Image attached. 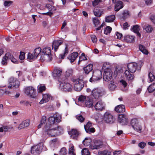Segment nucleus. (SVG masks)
Listing matches in <instances>:
<instances>
[{
	"label": "nucleus",
	"mask_w": 155,
	"mask_h": 155,
	"mask_svg": "<svg viewBox=\"0 0 155 155\" xmlns=\"http://www.w3.org/2000/svg\"><path fill=\"white\" fill-rule=\"evenodd\" d=\"M44 130L48 135L51 137H55L63 133V129L59 126L49 127L46 124Z\"/></svg>",
	"instance_id": "obj_1"
},
{
	"label": "nucleus",
	"mask_w": 155,
	"mask_h": 155,
	"mask_svg": "<svg viewBox=\"0 0 155 155\" xmlns=\"http://www.w3.org/2000/svg\"><path fill=\"white\" fill-rule=\"evenodd\" d=\"M41 53L43 54H41L40 58V60L42 61H49L51 60V50L50 48L46 47L44 48Z\"/></svg>",
	"instance_id": "obj_2"
},
{
	"label": "nucleus",
	"mask_w": 155,
	"mask_h": 155,
	"mask_svg": "<svg viewBox=\"0 0 155 155\" xmlns=\"http://www.w3.org/2000/svg\"><path fill=\"white\" fill-rule=\"evenodd\" d=\"M78 100L85 107H91L93 106V101L88 97L81 95L78 98Z\"/></svg>",
	"instance_id": "obj_3"
},
{
	"label": "nucleus",
	"mask_w": 155,
	"mask_h": 155,
	"mask_svg": "<svg viewBox=\"0 0 155 155\" xmlns=\"http://www.w3.org/2000/svg\"><path fill=\"white\" fill-rule=\"evenodd\" d=\"M142 64V63L140 62H139L138 64L135 62L129 63L127 65L128 70L131 73L133 74L137 70H140Z\"/></svg>",
	"instance_id": "obj_4"
},
{
	"label": "nucleus",
	"mask_w": 155,
	"mask_h": 155,
	"mask_svg": "<svg viewBox=\"0 0 155 155\" xmlns=\"http://www.w3.org/2000/svg\"><path fill=\"white\" fill-rule=\"evenodd\" d=\"M61 117L56 115L55 116H51L48 119V123H47L46 124H48L49 127L58 126L57 124L61 121Z\"/></svg>",
	"instance_id": "obj_5"
},
{
	"label": "nucleus",
	"mask_w": 155,
	"mask_h": 155,
	"mask_svg": "<svg viewBox=\"0 0 155 155\" xmlns=\"http://www.w3.org/2000/svg\"><path fill=\"white\" fill-rule=\"evenodd\" d=\"M74 83V89L76 91H81L84 86L83 81L80 78L73 79L72 80Z\"/></svg>",
	"instance_id": "obj_6"
},
{
	"label": "nucleus",
	"mask_w": 155,
	"mask_h": 155,
	"mask_svg": "<svg viewBox=\"0 0 155 155\" xmlns=\"http://www.w3.org/2000/svg\"><path fill=\"white\" fill-rule=\"evenodd\" d=\"M113 71L110 68H107L104 69L103 74V79L106 82L110 81L112 77Z\"/></svg>",
	"instance_id": "obj_7"
},
{
	"label": "nucleus",
	"mask_w": 155,
	"mask_h": 155,
	"mask_svg": "<svg viewBox=\"0 0 155 155\" xmlns=\"http://www.w3.org/2000/svg\"><path fill=\"white\" fill-rule=\"evenodd\" d=\"M60 89L63 91L71 92L72 90V86L69 83L64 82H61L60 84Z\"/></svg>",
	"instance_id": "obj_8"
},
{
	"label": "nucleus",
	"mask_w": 155,
	"mask_h": 155,
	"mask_svg": "<svg viewBox=\"0 0 155 155\" xmlns=\"http://www.w3.org/2000/svg\"><path fill=\"white\" fill-rule=\"evenodd\" d=\"M130 124L135 131L139 133L141 132L142 127L137 119L136 118L132 119L131 121Z\"/></svg>",
	"instance_id": "obj_9"
},
{
	"label": "nucleus",
	"mask_w": 155,
	"mask_h": 155,
	"mask_svg": "<svg viewBox=\"0 0 155 155\" xmlns=\"http://www.w3.org/2000/svg\"><path fill=\"white\" fill-rule=\"evenodd\" d=\"M104 94L103 91L99 88H95L91 91V95L95 99H98L101 97Z\"/></svg>",
	"instance_id": "obj_10"
},
{
	"label": "nucleus",
	"mask_w": 155,
	"mask_h": 155,
	"mask_svg": "<svg viewBox=\"0 0 155 155\" xmlns=\"http://www.w3.org/2000/svg\"><path fill=\"white\" fill-rule=\"evenodd\" d=\"M104 120L107 123L112 124L115 121V119L110 113L106 112L104 115Z\"/></svg>",
	"instance_id": "obj_11"
},
{
	"label": "nucleus",
	"mask_w": 155,
	"mask_h": 155,
	"mask_svg": "<svg viewBox=\"0 0 155 155\" xmlns=\"http://www.w3.org/2000/svg\"><path fill=\"white\" fill-rule=\"evenodd\" d=\"M102 78V73L101 71L97 70L93 72L92 77L90 79V81L92 82L93 81L99 80Z\"/></svg>",
	"instance_id": "obj_12"
},
{
	"label": "nucleus",
	"mask_w": 155,
	"mask_h": 155,
	"mask_svg": "<svg viewBox=\"0 0 155 155\" xmlns=\"http://www.w3.org/2000/svg\"><path fill=\"white\" fill-rule=\"evenodd\" d=\"M68 134L71 135V138L74 140H77L80 134V132L76 129H72L68 132Z\"/></svg>",
	"instance_id": "obj_13"
},
{
	"label": "nucleus",
	"mask_w": 155,
	"mask_h": 155,
	"mask_svg": "<svg viewBox=\"0 0 155 155\" xmlns=\"http://www.w3.org/2000/svg\"><path fill=\"white\" fill-rule=\"evenodd\" d=\"M42 149V146L39 145H38L31 148V153L33 154H39L41 151Z\"/></svg>",
	"instance_id": "obj_14"
},
{
	"label": "nucleus",
	"mask_w": 155,
	"mask_h": 155,
	"mask_svg": "<svg viewBox=\"0 0 155 155\" xmlns=\"http://www.w3.org/2000/svg\"><path fill=\"white\" fill-rule=\"evenodd\" d=\"M9 85L8 86V88H12V86H14L15 85L14 84L15 82V84H17L16 85V87H19L20 85V82L16 78H15L13 77H11L9 79Z\"/></svg>",
	"instance_id": "obj_15"
},
{
	"label": "nucleus",
	"mask_w": 155,
	"mask_h": 155,
	"mask_svg": "<svg viewBox=\"0 0 155 155\" xmlns=\"http://www.w3.org/2000/svg\"><path fill=\"white\" fill-rule=\"evenodd\" d=\"M94 107L96 110L101 111L104 109V105L102 101H98L94 105Z\"/></svg>",
	"instance_id": "obj_16"
},
{
	"label": "nucleus",
	"mask_w": 155,
	"mask_h": 155,
	"mask_svg": "<svg viewBox=\"0 0 155 155\" xmlns=\"http://www.w3.org/2000/svg\"><path fill=\"white\" fill-rule=\"evenodd\" d=\"M102 146V143L101 141L95 140L94 144L91 145L90 146V149H98Z\"/></svg>",
	"instance_id": "obj_17"
},
{
	"label": "nucleus",
	"mask_w": 155,
	"mask_h": 155,
	"mask_svg": "<svg viewBox=\"0 0 155 155\" xmlns=\"http://www.w3.org/2000/svg\"><path fill=\"white\" fill-rule=\"evenodd\" d=\"M91 124L89 122L87 123L86 125H84V128L86 132L90 134L95 131V129L93 127H91Z\"/></svg>",
	"instance_id": "obj_18"
},
{
	"label": "nucleus",
	"mask_w": 155,
	"mask_h": 155,
	"mask_svg": "<svg viewBox=\"0 0 155 155\" xmlns=\"http://www.w3.org/2000/svg\"><path fill=\"white\" fill-rule=\"evenodd\" d=\"M124 74L127 80L128 81L132 82L134 80V74L129 72L127 70L125 71Z\"/></svg>",
	"instance_id": "obj_19"
},
{
	"label": "nucleus",
	"mask_w": 155,
	"mask_h": 155,
	"mask_svg": "<svg viewBox=\"0 0 155 155\" xmlns=\"http://www.w3.org/2000/svg\"><path fill=\"white\" fill-rule=\"evenodd\" d=\"M118 121L123 125L125 124L127 122V117L124 114L119 115L118 117Z\"/></svg>",
	"instance_id": "obj_20"
},
{
	"label": "nucleus",
	"mask_w": 155,
	"mask_h": 155,
	"mask_svg": "<svg viewBox=\"0 0 155 155\" xmlns=\"http://www.w3.org/2000/svg\"><path fill=\"white\" fill-rule=\"evenodd\" d=\"M141 25L143 30L146 32L150 33L152 31L153 28L151 25L145 23H142Z\"/></svg>",
	"instance_id": "obj_21"
},
{
	"label": "nucleus",
	"mask_w": 155,
	"mask_h": 155,
	"mask_svg": "<svg viewBox=\"0 0 155 155\" xmlns=\"http://www.w3.org/2000/svg\"><path fill=\"white\" fill-rule=\"evenodd\" d=\"M78 53L77 52H74L70 54L68 57V58L70 60L71 62L74 61L78 56Z\"/></svg>",
	"instance_id": "obj_22"
},
{
	"label": "nucleus",
	"mask_w": 155,
	"mask_h": 155,
	"mask_svg": "<svg viewBox=\"0 0 155 155\" xmlns=\"http://www.w3.org/2000/svg\"><path fill=\"white\" fill-rule=\"evenodd\" d=\"M63 41L60 40H55L54 41L52 44V48H54V51H56L60 45L62 44Z\"/></svg>",
	"instance_id": "obj_23"
},
{
	"label": "nucleus",
	"mask_w": 155,
	"mask_h": 155,
	"mask_svg": "<svg viewBox=\"0 0 155 155\" xmlns=\"http://www.w3.org/2000/svg\"><path fill=\"white\" fill-rule=\"evenodd\" d=\"M30 121L28 120H26L23 121L20 124L18 128L19 129H21L25 127H28L30 124Z\"/></svg>",
	"instance_id": "obj_24"
},
{
	"label": "nucleus",
	"mask_w": 155,
	"mask_h": 155,
	"mask_svg": "<svg viewBox=\"0 0 155 155\" xmlns=\"http://www.w3.org/2000/svg\"><path fill=\"white\" fill-rule=\"evenodd\" d=\"M115 110L117 113H123L125 110V106L123 104L118 105L115 107Z\"/></svg>",
	"instance_id": "obj_25"
},
{
	"label": "nucleus",
	"mask_w": 155,
	"mask_h": 155,
	"mask_svg": "<svg viewBox=\"0 0 155 155\" xmlns=\"http://www.w3.org/2000/svg\"><path fill=\"white\" fill-rule=\"evenodd\" d=\"M134 36L128 35L124 37V40L127 43H132L134 41Z\"/></svg>",
	"instance_id": "obj_26"
},
{
	"label": "nucleus",
	"mask_w": 155,
	"mask_h": 155,
	"mask_svg": "<svg viewBox=\"0 0 155 155\" xmlns=\"http://www.w3.org/2000/svg\"><path fill=\"white\" fill-rule=\"evenodd\" d=\"M93 65L91 64H89L86 67L83 68L85 73L88 74L90 72L92 71L93 69Z\"/></svg>",
	"instance_id": "obj_27"
},
{
	"label": "nucleus",
	"mask_w": 155,
	"mask_h": 155,
	"mask_svg": "<svg viewBox=\"0 0 155 155\" xmlns=\"http://www.w3.org/2000/svg\"><path fill=\"white\" fill-rule=\"evenodd\" d=\"M123 2L121 1H118L115 6V11L117 12L119 10L123 8Z\"/></svg>",
	"instance_id": "obj_28"
},
{
	"label": "nucleus",
	"mask_w": 155,
	"mask_h": 155,
	"mask_svg": "<svg viewBox=\"0 0 155 155\" xmlns=\"http://www.w3.org/2000/svg\"><path fill=\"white\" fill-rule=\"evenodd\" d=\"M108 87L110 91H114L116 87L115 82L113 81H111L110 83L108 84Z\"/></svg>",
	"instance_id": "obj_29"
},
{
	"label": "nucleus",
	"mask_w": 155,
	"mask_h": 155,
	"mask_svg": "<svg viewBox=\"0 0 155 155\" xmlns=\"http://www.w3.org/2000/svg\"><path fill=\"white\" fill-rule=\"evenodd\" d=\"M94 15L97 17H100L102 14V12L99 9V8H95L94 10Z\"/></svg>",
	"instance_id": "obj_30"
},
{
	"label": "nucleus",
	"mask_w": 155,
	"mask_h": 155,
	"mask_svg": "<svg viewBox=\"0 0 155 155\" xmlns=\"http://www.w3.org/2000/svg\"><path fill=\"white\" fill-rule=\"evenodd\" d=\"M139 27V26L138 25H135L133 26V27L131 28V30L137 33V35H140V33L139 32V31L140 30Z\"/></svg>",
	"instance_id": "obj_31"
},
{
	"label": "nucleus",
	"mask_w": 155,
	"mask_h": 155,
	"mask_svg": "<svg viewBox=\"0 0 155 155\" xmlns=\"http://www.w3.org/2000/svg\"><path fill=\"white\" fill-rule=\"evenodd\" d=\"M139 48L140 50L143 53L145 54H148V51L146 49V48L144 46L141 45H139Z\"/></svg>",
	"instance_id": "obj_32"
},
{
	"label": "nucleus",
	"mask_w": 155,
	"mask_h": 155,
	"mask_svg": "<svg viewBox=\"0 0 155 155\" xmlns=\"http://www.w3.org/2000/svg\"><path fill=\"white\" fill-rule=\"evenodd\" d=\"M91 142V139L90 138H86L83 141L84 145L85 146L90 145Z\"/></svg>",
	"instance_id": "obj_33"
},
{
	"label": "nucleus",
	"mask_w": 155,
	"mask_h": 155,
	"mask_svg": "<svg viewBox=\"0 0 155 155\" xmlns=\"http://www.w3.org/2000/svg\"><path fill=\"white\" fill-rule=\"evenodd\" d=\"M115 19V16L114 15H111L107 16L106 18V21L107 22H113Z\"/></svg>",
	"instance_id": "obj_34"
},
{
	"label": "nucleus",
	"mask_w": 155,
	"mask_h": 155,
	"mask_svg": "<svg viewBox=\"0 0 155 155\" xmlns=\"http://www.w3.org/2000/svg\"><path fill=\"white\" fill-rule=\"evenodd\" d=\"M129 16V13L127 10H125L123 11L121 17L124 19H126Z\"/></svg>",
	"instance_id": "obj_35"
},
{
	"label": "nucleus",
	"mask_w": 155,
	"mask_h": 155,
	"mask_svg": "<svg viewBox=\"0 0 155 155\" xmlns=\"http://www.w3.org/2000/svg\"><path fill=\"white\" fill-rule=\"evenodd\" d=\"M62 73V71L61 70L56 69L54 71L53 76L55 77H59L61 76Z\"/></svg>",
	"instance_id": "obj_36"
},
{
	"label": "nucleus",
	"mask_w": 155,
	"mask_h": 155,
	"mask_svg": "<svg viewBox=\"0 0 155 155\" xmlns=\"http://www.w3.org/2000/svg\"><path fill=\"white\" fill-rule=\"evenodd\" d=\"M41 49L40 48H38L35 49L34 51V55L35 58H36L39 54L40 53Z\"/></svg>",
	"instance_id": "obj_37"
},
{
	"label": "nucleus",
	"mask_w": 155,
	"mask_h": 155,
	"mask_svg": "<svg viewBox=\"0 0 155 155\" xmlns=\"http://www.w3.org/2000/svg\"><path fill=\"white\" fill-rule=\"evenodd\" d=\"M64 51V54L60 55V56L61 59H64L65 56L67 55L68 53V49L67 45H66V47Z\"/></svg>",
	"instance_id": "obj_38"
},
{
	"label": "nucleus",
	"mask_w": 155,
	"mask_h": 155,
	"mask_svg": "<svg viewBox=\"0 0 155 155\" xmlns=\"http://www.w3.org/2000/svg\"><path fill=\"white\" fill-rule=\"evenodd\" d=\"M149 93H152L155 90V83L150 85L147 88Z\"/></svg>",
	"instance_id": "obj_39"
},
{
	"label": "nucleus",
	"mask_w": 155,
	"mask_h": 155,
	"mask_svg": "<svg viewBox=\"0 0 155 155\" xmlns=\"http://www.w3.org/2000/svg\"><path fill=\"white\" fill-rule=\"evenodd\" d=\"M112 30V28L110 26H107L104 29V34L107 35L110 34Z\"/></svg>",
	"instance_id": "obj_40"
},
{
	"label": "nucleus",
	"mask_w": 155,
	"mask_h": 155,
	"mask_svg": "<svg viewBox=\"0 0 155 155\" xmlns=\"http://www.w3.org/2000/svg\"><path fill=\"white\" fill-rule=\"evenodd\" d=\"M67 150L66 148L63 147L62 148L60 151L59 154L60 155H65L67 154Z\"/></svg>",
	"instance_id": "obj_41"
},
{
	"label": "nucleus",
	"mask_w": 155,
	"mask_h": 155,
	"mask_svg": "<svg viewBox=\"0 0 155 155\" xmlns=\"http://www.w3.org/2000/svg\"><path fill=\"white\" fill-rule=\"evenodd\" d=\"M35 90L32 87V89H31L30 92L29 96L32 97L34 98L35 97Z\"/></svg>",
	"instance_id": "obj_42"
},
{
	"label": "nucleus",
	"mask_w": 155,
	"mask_h": 155,
	"mask_svg": "<svg viewBox=\"0 0 155 155\" xmlns=\"http://www.w3.org/2000/svg\"><path fill=\"white\" fill-rule=\"evenodd\" d=\"M82 155H90V153L87 148H84L81 151Z\"/></svg>",
	"instance_id": "obj_43"
},
{
	"label": "nucleus",
	"mask_w": 155,
	"mask_h": 155,
	"mask_svg": "<svg viewBox=\"0 0 155 155\" xmlns=\"http://www.w3.org/2000/svg\"><path fill=\"white\" fill-rule=\"evenodd\" d=\"M76 118L81 122H83L85 120V118L81 114L77 115L76 116Z\"/></svg>",
	"instance_id": "obj_44"
},
{
	"label": "nucleus",
	"mask_w": 155,
	"mask_h": 155,
	"mask_svg": "<svg viewBox=\"0 0 155 155\" xmlns=\"http://www.w3.org/2000/svg\"><path fill=\"white\" fill-rule=\"evenodd\" d=\"M93 21L95 26H97L100 24L99 20L96 18L95 17L94 18H93Z\"/></svg>",
	"instance_id": "obj_45"
},
{
	"label": "nucleus",
	"mask_w": 155,
	"mask_h": 155,
	"mask_svg": "<svg viewBox=\"0 0 155 155\" xmlns=\"http://www.w3.org/2000/svg\"><path fill=\"white\" fill-rule=\"evenodd\" d=\"M46 87L44 85H39L38 86L39 92H41L45 90Z\"/></svg>",
	"instance_id": "obj_46"
},
{
	"label": "nucleus",
	"mask_w": 155,
	"mask_h": 155,
	"mask_svg": "<svg viewBox=\"0 0 155 155\" xmlns=\"http://www.w3.org/2000/svg\"><path fill=\"white\" fill-rule=\"evenodd\" d=\"M111 153L105 150L99 153V155H110Z\"/></svg>",
	"instance_id": "obj_47"
},
{
	"label": "nucleus",
	"mask_w": 155,
	"mask_h": 155,
	"mask_svg": "<svg viewBox=\"0 0 155 155\" xmlns=\"http://www.w3.org/2000/svg\"><path fill=\"white\" fill-rule=\"evenodd\" d=\"M148 76L150 79V82H152L153 81L155 78L154 75L151 72H150L149 73Z\"/></svg>",
	"instance_id": "obj_48"
},
{
	"label": "nucleus",
	"mask_w": 155,
	"mask_h": 155,
	"mask_svg": "<svg viewBox=\"0 0 155 155\" xmlns=\"http://www.w3.org/2000/svg\"><path fill=\"white\" fill-rule=\"evenodd\" d=\"M43 97L45 102H48L50 99V95L48 94H45L43 95Z\"/></svg>",
	"instance_id": "obj_49"
},
{
	"label": "nucleus",
	"mask_w": 155,
	"mask_h": 155,
	"mask_svg": "<svg viewBox=\"0 0 155 155\" xmlns=\"http://www.w3.org/2000/svg\"><path fill=\"white\" fill-rule=\"evenodd\" d=\"M74 147L72 146L69 149L68 153L69 154L71 155H75V153H74Z\"/></svg>",
	"instance_id": "obj_50"
},
{
	"label": "nucleus",
	"mask_w": 155,
	"mask_h": 155,
	"mask_svg": "<svg viewBox=\"0 0 155 155\" xmlns=\"http://www.w3.org/2000/svg\"><path fill=\"white\" fill-rule=\"evenodd\" d=\"M31 89H32V87H28L25 88V93L27 95L29 96Z\"/></svg>",
	"instance_id": "obj_51"
},
{
	"label": "nucleus",
	"mask_w": 155,
	"mask_h": 155,
	"mask_svg": "<svg viewBox=\"0 0 155 155\" xmlns=\"http://www.w3.org/2000/svg\"><path fill=\"white\" fill-rule=\"evenodd\" d=\"M20 53V54L19 56V58L21 60H22L25 58V53L24 52L21 51Z\"/></svg>",
	"instance_id": "obj_52"
},
{
	"label": "nucleus",
	"mask_w": 155,
	"mask_h": 155,
	"mask_svg": "<svg viewBox=\"0 0 155 155\" xmlns=\"http://www.w3.org/2000/svg\"><path fill=\"white\" fill-rule=\"evenodd\" d=\"M73 73V71L71 69L68 70L66 73V75L67 77H69Z\"/></svg>",
	"instance_id": "obj_53"
},
{
	"label": "nucleus",
	"mask_w": 155,
	"mask_h": 155,
	"mask_svg": "<svg viewBox=\"0 0 155 155\" xmlns=\"http://www.w3.org/2000/svg\"><path fill=\"white\" fill-rule=\"evenodd\" d=\"M12 1H5L4 2V5L6 7H8L12 4Z\"/></svg>",
	"instance_id": "obj_54"
},
{
	"label": "nucleus",
	"mask_w": 155,
	"mask_h": 155,
	"mask_svg": "<svg viewBox=\"0 0 155 155\" xmlns=\"http://www.w3.org/2000/svg\"><path fill=\"white\" fill-rule=\"evenodd\" d=\"M146 144L143 142L140 143L138 144V146L142 149H143L145 147Z\"/></svg>",
	"instance_id": "obj_55"
},
{
	"label": "nucleus",
	"mask_w": 155,
	"mask_h": 155,
	"mask_svg": "<svg viewBox=\"0 0 155 155\" xmlns=\"http://www.w3.org/2000/svg\"><path fill=\"white\" fill-rule=\"evenodd\" d=\"M27 58L28 60H32L33 58H35L34 57V55H33L32 54L29 53L28 55Z\"/></svg>",
	"instance_id": "obj_56"
},
{
	"label": "nucleus",
	"mask_w": 155,
	"mask_h": 155,
	"mask_svg": "<svg viewBox=\"0 0 155 155\" xmlns=\"http://www.w3.org/2000/svg\"><path fill=\"white\" fill-rule=\"evenodd\" d=\"M87 60V59L86 57H79V60L78 64H79L80 62L82 61H84Z\"/></svg>",
	"instance_id": "obj_57"
},
{
	"label": "nucleus",
	"mask_w": 155,
	"mask_h": 155,
	"mask_svg": "<svg viewBox=\"0 0 155 155\" xmlns=\"http://www.w3.org/2000/svg\"><path fill=\"white\" fill-rule=\"evenodd\" d=\"M46 120V117L45 116H43L42 117V118H41V123H40L41 124H44Z\"/></svg>",
	"instance_id": "obj_58"
},
{
	"label": "nucleus",
	"mask_w": 155,
	"mask_h": 155,
	"mask_svg": "<svg viewBox=\"0 0 155 155\" xmlns=\"http://www.w3.org/2000/svg\"><path fill=\"white\" fill-rule=\"evenodd\" d=\"M101 0H95L92 2V4L94 6L97 5L98 3L101 1Z\"/></svg>",
	"instance_id": "obj_59"
},
{
	"label": "nucleus",
	"mask_w": 155,
	"mask_h": 155,
	"mask_svg": "<svg viewBox=\"0 0 155 155\" xmlns=\"http://www.w3.org/2000/svg\"><path fill=\"white\" fill-rule=\"evenodd\" d=\"M150 19L153 24H155V15H151L150 16Z\"/></svg>",
	"instance_id": "obj_60"
},
{
	"label": "nucleus",
	"mask_w": 155,
	"mask_h": 155,
	"mask_svg": "<svg viewBox=\"0 0 155 155\" xmlns=\"http://www.w3.org/2000/svg\"><path fill=\"white\" fill-rule=\"evenodd\" d=\"M91 38L92 41L94 43L96 42L97 41V39L95 35H92L91 36Z\"/></svg>",
	"instance_id": "obj_61"
},
{
	"label": "nucleus",
	"mask_w": 155,
	"mask_h": 155,
	"mask_svg": "<svg viewBox=\"0 0 155 155\" xmlns=\"http://www.w3.org/2000/svg\"><path fill=\"white\" fill-rule=\"evenodd\" d=\"M6 55L7 56L8 59H9L11 60L13 57V55L9 53H6Z\"/></svg>",
	"instance_id": "obj_62"
},
{
	"label": "nucleus",
	"mask_w": 155,
	"mask_h": 155,
	"mask_svg": "<svg viewBox=\"0 0 155 155\" xmlns=\"http://www.w3.org/2000/svg\"><path fill=\"white\" fill-rule=\"evenodd\" d=\"M146 4L148 5L151 4L153 2L152 0H144Z\"/></svg>",
	"instance_id": "obj_63"
},
{
	"label": "nucleus",
	"mask_w": 155,
	"mask_h": 155,
	"mask_svg": "<svg viewBox=\"0 0 155 155\" xmlns=\"http://www.w3.org/2000/svg\"><path fill=\"white\" fill-rule=\"evenodd\" d=\"M120 83L123 85L124 87H126L127 85V83L126 81L123 80L120 81Z\"/></svg>",
	"instance_id": "obj_64"
}]
</instances>
